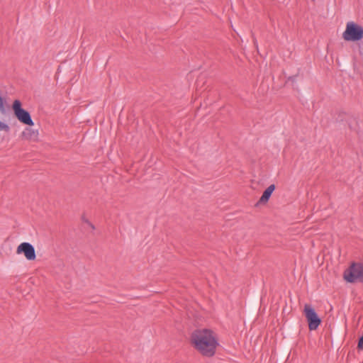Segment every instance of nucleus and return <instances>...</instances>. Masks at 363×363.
I'll return each mask as SVG.
<instances>
[{
    "mask_svg": "<svg viewBox=\"0 0 363 363\" xmlns=\"http://www.w3.org/2000/svg\"><path fill=\"white\" fill-rule=\"evenodd\" d=\"M191 342L194 347L203 356L212 357L218 345L217 339L211 330H196L191 334Z\"/></svg>",
    "mask_w": 363,
    "mask_h": 363,
    "instance_id": "1",
    "label": "nucleus"
},
{
    "mask_svg": "<svg viewBox=\"0 0 363 363\" xmlns=\"http://www.w3.org/2000/svg\"><path fill=\"white\" fill-rule=\"evenodd\" d=\"M342 37L347 41H358L363 38V28L357 23L350 21L346 25V29Z\"/></svg>",
    "mask_w": 363,
    "mask_h": 363,
    "instance_id": "2",
    "label": "nucleus"
},
{
    "mask_svg": "<svg viewBox=\"0 0 363 363\" xmlns=\"http://www.w3.org/2000/svg\"><path fill=\"white\" fill-rule=\"evenodd\" d=\"M344 279L350 283L356 281L363 282V264L353 263L344 272Z\"/></svg>",
    "mask_w": 363,
    "mask_h": 363,
    "instance_id": "3",
    "label": "nucleus"
},
{
    "mask_svg": "<svg viewBox=\"0 0 363 363\" xmlns=\"http://www.w3.org/2000/svg\"><path fill=\"white\" fill-rule=\"evenodd\" d=\"M21 102L16 99L12 104V109L16 118L22 123L27 125H33L34 123L28 111L21 107Z\"/></svg>",
    "mask_w": 363,
    "mask_h": 363,
    "instance_id": "4",
    "label": "nucleus"
},
{
    "mask_svg": "<svg viewBox=\"0 0 363 363\" xmlns=\"http://www.w3.org/2000/svg\"><path fill=\"white\" fill-rule=\"evenodd\" d=\"M303 313L308 323L310 330H315L321 323V319L318 317L314 308L309 304H305Z\"/></svg>",
    "mask_w": 363,
    "mask_h": 363,
    "instance_id": "5",
    "label": "nucleus"
},
{
    "mask_svg": "<svg viewBox=\"0 0 363 363\" xmlns=\"http://www.w3.org/2000/svg\"><path fill=\"white\" fill-rule=\"evenodd\" d=\"M17 254L23 253L28 260H34L36 258L34 247L28 242H22L16 250Z\"/></svg>",
    "mask_w": 363,
    "mask_h": 363,
    "instance_id": "6",
    "label": "nucleus"
},
{
    "mask_svg": "<svg viewBox=\"0 0 363 363\" xmlns=\"http://www.w3.org/2000/svg\"><path fill=\"white\" fill-rule=\"evenodd\" d=\"M275 189V185L271 184L269 185L263 192L262 196L260 197L258 203H266L268 202L272 194Z\"/></svg>",
    "mask_w": 363,
    "mask_h": 363,
    "instance_id": "7",
    "label": "nucleus"
},
{
    "mask_svg": "<svg viewBox=\"0 0 363 363\" xmlns=\"http://www.w3.org/2000/svg\"><path fill=\"white\" fill-rule=\"evenodd\" d=\"M23 135L26 137V138L30 139L33 135H36V133L30 129V128H26L25 131L23 133Z\"/></svg>",
    "mask_w": 363,
    "mask_h": 363,
    "instance_id": "8",
    "label": "nucleus"
},
{
    "mask_svg": "<svg viewBox=\"0 0 363 363\" xmlns=\"http://www.w3.org/2000/svg\"><path fill=\"white\" fill-rule=\"evenodd\" d=\"M9 130H10L9 125L7 123L0 121V131H4V132L8 133V132H9Z\"/></svg>",
    "mask_w": 363,
    "mask_h": 363,
    "instance_id": "9",
    "label": "nucleus"
},
{
    "mask_svg": "<svg viewBox=\"0 0 363 363\" xmlns=\"http://www.w3.org/2000/svg\"><path fill=\"white\" fill-rule=\"evenodd\" d=\"M0 113L2 114L6 113L5 101L1 96H0Z\"/></svg>",
    "mask_w": 363,
    "mask_h": 363,
    "instance_id": "10",
    "label": "nucleus"
},
{
    "mask_svg": "<svg viewBox=\"0 0 363 363\" xmlns=\"http://www.w3.org/2000/svg\"><path fill=\"white\" fill-rule=\"evenodd\" d=\"M358 348L363 350V337H360L358 342Z\"/></svg>",
    "mask_w": 363,
    "mask_h": 363,
    "instance_id": "11",
    "label": "nucleus"
}]
</instances>
